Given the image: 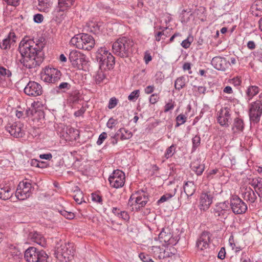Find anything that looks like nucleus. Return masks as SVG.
<instances>
[{"instance_id": "1", "label": "nucleus", "mask_w": 262, "mask_h": 262, "mask_svg": "<svg viewBox=\"0 0 262 262\" xmlns=\"http://www.w3.org/2000/svg\"><path fill=\"white\" fill-rule=\"evenodd\" d=\"M44 47L45 43L39 39L24 38L18 47L21 56L20 63L28 69L39 66L44 58Z\"/></svg>"}, {"instance_id": "2", "label": "nucleus", "mask_w": 262, "mask_h": 262, "mask_svg": "<svg viewBox=\"0 0 262 262\" xmlns=\"http://www.w3.org/2000/svg\"><path fill=\"white\" fill-rule=\"evenodd\" d=\"M134 45V41L130 38L120 37L113 43V52L115 55L121 58L128 57L133 52Z\"/></svg>"}, {"instance_id": "3", "label": "nucleus", "mask_w": 262, "mask_h": 262, "mask_svg": "<svg viewBox=\"0 0 262 262\" xmlns=\"http://www.w3.org/2000/svg\"><path fill=\"white\" fill-rule=\"evenodd\" d=\"M70 43L77 49L89 51L94 47L95 40L89 34L80 33L74 35Z\"/></svg>"}, {"instance_id": "4", "label": "nucleus", "mask_w": 262, "mask_h": 262, "mask_svg": "<svg viewBox=\"0 0 262 262\" xmlns=\"http://www.w3.org/2000/svg\"><path fill=\"white\" fill-rule=\"evenodd\" d=\"M58 245L59 244L56 246L54 253L56 258L61 261H70L73 258L74 253L72 244L62 242L59 246Z\"/></svg>"}, {"instance_id": "5", "label": "nucleus", "mask_w": 262, "mask_h": 262, "mask_svg": "<svg viewBox=\"0 0 262 262\" xmlns=\"http://www.w3.org/2000/svg\"><path fill=\"white\" fill-rule=\"evenodd\" d=\"M48 258L45 251L34 247H29L24 253V258L27 262H47Z\"/></svg>"}, {"instance_id": "6", "label": "nucleus", "mask_w": 262, "mask_h": 262, "mask_svg": "<svg viewBox=\"0 0 262 262\" xmlns=\"http://www.w3.org/2000/svg\"><path fill=\"white\" fill-rule=\"evenodd\" d=\"M69 59L72 67L78 70H84L88 63L86 56L75 50L70 52Z\"/></svg>"}, {"instance_id": "7", "label": "nucleus", "mask_w": 262, "mask_h": 262, "mask_svg": "<svg viewBox=\"0 0 262 262\" xmlns=\"http://www.w3.org/2000/svg\"><path fill=\"white\" fill-rule=\"evenodd\" d=\"M34 187L30 181L25 180L20 182L15 191V196L19 200H25L32 193Z\"/></svg>"}, {"instance_id": "8", "label": "nucleus", "mask_w": 262, "mask_h": 262, "mask_svg": "<svg viewBox=\"0 0 262 262\" xmlns=\"http://www.w3.org/2000/svg\"><path fill=\"white\" fill-rule=\"evenodd\" d=\"M61 73L56 68L46 67L41 74V79L47 83H55L61 77Z\"/></svg>"}, {"instance_id": "9", "label": "nucleus", "mask_w": 262, "mask_h": 262, "mask_svg": "<svg viewBox=\"0 0 262 262\" xmlns=\"http://www.w3.org/2000/svg\"><path fill=\"white\" fill-rule=\"evenodd\" d=\"M262 115V103L257 100L249 105V116L251 121L257 123Z\"/></svg>"}, {"instance_id": "10", "label": "nucleus", "mask_w": 262, "mask_h": 262, "mask_svg": "<svg viewBox=\"0 0 262 262\" xmlns=\"http://www.w3.org/2000/svg\"><path fill=\"white\" fill-rule=\"evenodd\" d=\"M125 180V173L119 169L114 170L108 178L111 186L115 188L123 187L124 185Z\"/></svg>"}, {"instance_id": "11", "label": "nucleus", "mask_w": 262, "mask_h": 262, "mask_svg": "<svg viewBox=\"0 0 262 262\" xmlns=\"http://www.w3.org/2000/svg\"><path fill=\"white\" fill-rule=\"evenodd\" d=\"M231 110L228 107L221 108L216 113L217 123L222 127H228L231 123Z\"/></svg>"}, {"instance_id": "12", "label": "nucleus", "mask_w": 262, "mask_h": 262, "mask_svg": "<svg viewBox=\"0 0 262 262\" xmlns=\"http://www.w3.org/2000/svg\"><path fill=\"white\" fill-rule=\"evenodd\" d=\"M229 205L233 212L235 214H243L247 210V204L237 195L231 197Z\"/></svg>"}, {"instance_id": "13", "label": "nucleus", "mask_w": 262, "mask_h": 262, "mask_svg": "<svg viewBox=\"0 0 262 262\" xmlns=\"http://www.w3.org/2000/svg\"><path fill=\"white\" fill-rule=\"evenodd\" d=\"M229 211V203L228 201H224L218 203L215 205L213 213L214 215L217 217L218 220L222 221L227 218Z\"/></svg>"}, {"instance_id": "14", "label": "nucleus", "mask_w": 262, "mask_h": 262, "mask_svg": "<svg viewBox=\"0 0 262 262\" xmlns=\"http://www.w3.org/2000/svg\"><path fill=\"white\" fill-rule=\"evenodd\" d=\"M214 192L203 191L200 194L199 207L200 210H207L213 202Z\"/></svg>"}, {"instance_id": "15", "label": "nucleus", "mask_w": 262, "mask_h": 262, "mask_svg": "<svg viewBox=\"0 0 262 262\" xmlns=\"http://www.w3.org/2000/svg\"><path fill=\"white\" fill-rule=\"evenodd\" d=\"M24 93L30 96L37 97L42 94V86L34 81H30L24 88Z\"/></svg>"}, {"instance_id": "16", "label": "nucleus", "mask_w": 262, "mask_h": 262, "mask_svg": "<svg viewBox=\"0 0 262 262\" xmlns=\"http://www.w3.org/2000/svg\"><path fill=\"white\" fill-rule=\"evenodd\" d=\"M24 125L20 122H15L12 124H8L6 129L10 135L15 138L22 137L25 134L23 129Z\"/></svg>"}, {"instance_id": "17", "label": "nucleus", "mask_w": 262, "mask_h": 262, "mask_svg": "<svg viewBox=\"0 0 262 262\" xmlns=\"http://www.w3.org/2000/svg\"><path fill=\"white\" fill-rule=\"evenodd\" d=\"M212 66L216 70L225 71L229 68V61L225 57L215 56L211 61Z\"/></svg>"}, {"instance_id": "18", "label": "nucleus", "mask_w": 262, "mask_h": 262, "mask_svg": "<svg viewBox=\"0 0 262 262\" xmlns=\"http://www.w3.org/2000/svg\"><path fill=\"white\" fill-rule=\"evenodd\" d=\"M135 199V202L138 205V209L142 208L145 206L148 201V195L144 192H137L135 194H132L129 198V202Z\"/></svg>"}, {"instance_id": "19", "label": "nucleus", "mask_w": 262, "mask_h": 262, "mask_svg": "<svg viewBox=\"0 0 262 262\" xmlns=\"http://www.w3.org/2000/svg\"><path fill=\"white\" fill-rule=\"evenodd\" d=\"M8 252V257L10 262H18L22 258L21 252L13 245L9 246Z\"/></svg>"}, {"instance_id": "20", "label": "nucleus", "mask_w": 262, "mask_h": 262, "mask_svg": "<svg viewBox=\"0 0 262 262\" xmlns=\"http://www.w3.org/2000/svg\"><path fill=\"white\" fill-rule=\"evenodd\" d=\"M210 239V233L207 231L203 232L197 240L196 247L201 250L206 249L209 246Z\"/></svg>"}, {"instance_id": "21", "label": "nucleus", "mask_w": 262, "mask_h": 262, "mask_svg": "<svg viewBox=\"0 0 262 262\" xmlns=\"http://www.w3.org/2000/svg\"><path fill=\"white\" fill-rule=\"evenodd\" d=\"M16 35L14 32L11 31L7 37L0 41V48L4 50L7 51L10 49L12 44L16 42Z\"/></svg>"}, {"instance_id": "22", "label": "nucleus", "mask_w": 262, "mask_h": 262, "mask_svg": "<svg viewBox=\"0 0 262 262\" xmlns=\"http://www.w3.org/2000/svg\"><path fill=\"white\" fill-rule=\"evenodd\" d=\"M14 193V189L7 184H0V199L7 200L10 199Z\"/></svg>"}, {"instance_id": "23", "label": "nucleus", "mask_w": 262, "mask_h": 262, "mask_svg": "<svg viewBox=\"0 0 262 262\" xmlns=\"http://www.w3.org/2000/svg\"><path fill=\"white\" fill-rule=\"evenodd\" d=\"M249 184L254 189L260 198H262V178L257 177L249 180Z\"/></svg>"}, {"instance_id": "24", "label": "nucleus", "mask_w": 262, "mask_h": 262, "mask_svg": "<svg viewBox=\"0 0 262 262\" xmlns=\"http://www.w3.org/2000/svg\"><path fill=\"white\" fill-rule=\"evenodd\" d=\"M27 116L31 118L34 122H38L43 117V113L40 110H37L35 108H29L26 111Z\"/></svg>"}, {"instance_id": "25", "label": "nucleus", "mask_w": 262, "mask_h": 262, "mask_svg": "<svg viewBox=\"0 0 262 262\" xmlns=\"http://www.w3.org/2000/svg\"><path fill=\"white\" fill-rule=\"evenodd\" d=\"M108 57L105 60L99 62V68L101 69L110 70L114 68L115 63V58L112 54H108Z\"/></svg>"}, {"instance_id": "26", "label": "nucleus", "mask_w": 262, "mask_h": 262, "mask_svg": "<svg viewBox=\"0 0 262 262\" xmlns=\"http://www.w3.org/2000/svg\"><path fill=\"white\" fill-rule=\"evenodd\" d=\"M242 196L244 200L250 203H254L257 199L255 191L250 187L245 188L242 193Z\"/></svg>"}, {"instance_id": "27", "label": "nucleus", "mask_w": 262, "mask_h": 262, "mask_svg": "<svg viewBox=\"0 0 262 262\" xmlns=\"http://www.w3.org/2000/svg\"><path fill=\"white\" fill-rule=\"evenodd\" d=\"M183 187L187 198L193 195L196 190V186L193 181L185 182Z\"/></svg>"}, {"instance_id": "28", "label": "nucleus", "mask_w": 262, "mask_h": 262, "mask_svg": "<svg viewBox=\"0 0 262 262\" xmlns=\"http://www.w3.org/2000/svg\"><path fill=\"white\" fill-rule=\"evenodd\" d=\"M171 235L170 229L168 227L164 228L159 233L158 239L163 245H167Z\"/></svg>"}, {"instance_id": "29", "label": "nucleus", "mask_w": 262, "mask_h": 262, "mask_svg": "<svg viewBox=\"0 0 262 262\" xmlns=\"http://www.w3.org/2000/svg\"><path fill=\"white\" fill-rule=\"evenodd\" d=\"M78 131L73 128H66V133L62 136L66 141H72L76 140L78 136Z\"/></svg>"}, {"instance_id": "30", "label": "nucleus", "mask_w": 262, "mask_h": 262, "mask_svg": "<svg viewBox=\"0 0 262 262\" xmlns=\"http://www.w3.org/2000/svg\"><path fill=\"white\" fill-rule=\"evenodd\" d=\"M52 4L51 0H38V9L40 11L48 13L50 11Z\"/></svg>"}, {"instance_id": "31", "label": "nucleus", "mask_w": 262, "mask_h": 262, "mask_svg": "<svg viewBox=\"0 0 262 262\" xmlns=\"http://www.w3.org/2000/svg\"><path fill=\"white\" fill-rule=\"evenodd\" d=\"M108 54H111L105 48H100L98 49L96 53V60L99 63L102 62V60H105L108 57Z\"/></svg>"}, {"instance_id": "32", "label": "nucleus", "mask_w": 262, "mask_h": 262, "mask_svg": "<svg viewBox=\"0 0 262 262\" xmlns=\"http://www.w3.org/2000/svg\"><path fill=\"white\" fill-rule=\"evenodd\" d=\"M259 92V88L256 85H250L248 86L246 91V99L248 101L251 100L253 97L256 96Z\"/></svg>"}, {"instance_id": "33", "label": "nucleus", "mask_w": 262, "mask_h": 262, "mask_svg": "<svg viewBox=\"0 0 262 262\" xmlns=\"http://www.w3.org/2000/svg\"><path fill=\"white\" fill-rule=\"evenodd\" d=\"M245 127L243 120L240 117H236L234 119L232 130L234 132H243Z\"/></svg>"}, {"instance_id": "34", "label": "nucleus", "mask_w": 262, "mask_h": 262, "mask_svg": "<svg viewBox=\"0 0 262 262\" xmlns=\"http://www.w3.org/2000/svg\"><path fill=\"white\" fill-rule=\"evenodd\" d=\"M190 168L198 175H201L204 170V164H200L199 161H193L190 164Z\"/></svg>"}, {"instance_id": "35", "label": "nucleus", "mask_w": 262, "mask_h": 262, "mask_svg": "<svg viewBox=\"0 0 262 262\" xmlns=\"http://www.w3.org/2000/svg\"><path fill=\"white\" fill-rule=\"evenodd\" d=\"M30 236L34 242L36 243L42 247H43L45 245V239L40 234L35 232L31 233Z\"/></svg>"}, {"instance_id": "36", "label": "nucleus", "mask_w": 262, "mask_h": 262, "mask_svg": "<svg viewBox=\"0 0 262 262\" xmlns=\"http://www.w3.org/2000/svg\"><path fill=\"white\" fill-rule=\"evenodd\" d=\"M74 192L76 193L73 196L74 200L77 204H81V203L84 201L82 192L77 186H75Z\"/></svg>"}, {"instance_id": "37", "label": "nucleus", "mask_w": 262, "mask_h": 262, "mask_svg": "<svg viewBox=\"0 0 262 262\" xmlns=\"http://www.w3.org/2000/svg\"><path fill=\"white\" fill-rule=\"evenodd\" d=\"M151 251L155 256H157L160 259H164V256H165L164 254H162L163 253V250H164L163 248H161L160 246H152Z\"/></svg>"}, {"instance_id": "38", "label": "nucleus", "mask_w": 262, "mask_h": 262, "mask_svg": "<svg viewBox=\"0 0 262 262\" xmlns=\"http://www.w3.org/2000/svg\"><path fill=\"white\" fill-rule=\"evenodd\" d=\"M117 133H119V135L121 134L120 139L121 140L129 139L132 137V133L124 128H120Z\"/></svg>"}, {"instance_id": "39", "label": "nucleus", "mask_w": 262, "mask_h": 262, "mask_svg": "<svg viewBox=\"0 0 262 262\" xmlns=\"http://www.w3.org/2000/svg\"><path fill=\"white\" fill-rule=\"evenodd\" d=\"M106 70L100 69L97 72L95 76L96 81L97 83H100L102 82L103 80L106 77V74L105 71Z\"/></svg>"}, {"instance_id": "40", "label": "nucleus", "mask_w": 262, "mask_h": 262, "mask_svg": "<svg viewBox=\"0 0 262 262\" xmlns=\"http://www.w3.org/2000/svg\"><path fill=\"white\" fill-rule=\"evenodd\" d=\"M185 78L183 76L178 78L174 82V87L177 90H180L185 86Z\"/></svg>"}, {"instance_id": "41", "label": "nucleus", "mask_w": 262, "mask_h": 262, "mask_svg": "<svg viewBox=\"0 0 262 262\" xmlns=\"http://www.w3.org/2000/svg\"><path fill=\"white\" fill-rule=\"evenodd\" d=\"M79 100V93L75 91L69 94L68 100L70 103H75L78 102Z\"/></svg>"}, {"instance_id": "42", "label": "nucleus", "mask_w": 262, "mask_h": 262, "mask_svg": "<svg viewBox=\"0 0 262 262\" xmlns=\"http://www.w3.org/2000/svg\"><path fill=\"white\" fill-rule=\"evenodd\" d=\"M175 146V145L172 144L170 146L166 149L164 156L166 159H168L169 158H171L174 155L176 151Z\"/></svg>"}, {"instance_id": "43", "label": "nucleus", "mask_w": 262, "mask_h": 262, "mask_svg": "<svg viewBox=\"0 0 262 262\" xmlns=\"http://www.w3.org/2000/svg\"><path fill=\"white\" fill-rule=\"evenodd\" d=\"M12 75L11 72L6 68L0 66V76L4 78H10Z\"/></svg>"}, {"instance_id": "44", "label": "nucleus", "mask_w": 262, "mask_h": 262, "mask_svg": "<svg viewBox=\"0 0 262 262\" xmlns=\"http://www.w3.org/2000/svg\"><path fill=\"white\" fill-rule=\"evenodd\" d=\"M176 127H179L181 125L184 124L187 120V117L183 114H181L176 117Z\"/></svg>"}, {"instance_id": "45", "label": "nucleus", "mask_w": 262, "mask_h": 262, "mask_svg": "<svg viewBox=\"0 0 262 262\" xmlns=\"http://www.w3.org/2000/svg\"><path fill=\"white\" fill-rule=\"evenodd\" d=\"M192 151H194L200 146L201 143V138L200 136L196 135L192 139Z\"/></svg>"}, {"instance_id": "46", "label": "nucleus", "mask_w": 262, "mask_h": 262, "mask_svg": "<svg viewBox=\"0 0 262 262\" xmlns=\"http://www.w3.org/2000/svg\"><path fill=\"white\" fill-rule=\"evenodd\" d=\"M71 87V85L69 83L63 82L59 84V85L57 87V89L61 90L62 92H66V91L70 90Z\"/></svg>"}, {"instance_id": "47", "label": "nucleus", "mask_w": 262, "mask_h": 262, "mask_svg": "<svg viewBox=\"0 0 262 262\" xmlns=\"http://www.w3.org/2000/svg\"><path fill=\"white\" fill-rule=\"evenodd\" d=\"M75 0H58L60 7H70L74 4Z\"/></svg>"}, {"instance_id": "48", "label": "nucleus", "mask_w": 262, "mask_h": 262, "mask_svg": "<svg viewBox=\"0 0 262 262\" xmlns=\"http://www.w3.org/2000/svg\"><path fill=\"white\" fill-rule=\"evenodd\" d=\"M140 96L139 90L133 91L128 96V99L130 101H135Z\"/></svg>"}, {"instance_id": "49", "label": "nucleus", "mask_w": 262, "mask_h": 262, "mask_svg": "<svg viewBox=\"0 0 262 262\" xmlns=\"http://www.w3.org/2000/svg\"><path fill=\"white\" fill-rule=\"evenodd\" d=\"M89 28L91 32L94 33V34H97L100 31V25H99L98 24H96L95 23H91L89 24Z\"/></svg>"}, {"instance_id": "50", "label": "nucleus", "mask_w": 262, "mask_h": 262, "mask_svg": "<svg viewBox=\"0 0 262 262\" xmlns=\"http://www.w3.org/2000/svg\"><path fill=\"white\" fill-rule=\"evenodd\" d=\"M174 105V102L172 99L169 100L168 102L164 106V112L166 113L173 110Z\"/></svg>"}, {"instance_id": "51", "label": "nucleus", "mask_w": 262, "mask_h": 262, "mask_svg": "<svg viewBox=\"0 0 262 262\" xmlns=\"http://www.w3.org/2000/svg\"><path fill=\"white\" fill-rule=\"evenodd\" d=\"M193 41L192 37H188L186 39H184L182 41L181 43V46L185 49L188 48L192 41Z\"/></svg>"}, {"instance_id": "52", "label": "nucleus", "mask_w": 262, "mask_h": 262, "mask_svg": "<svg viewBox=\"0 0 262 262\" xmlns=\"http://www.w3.org/2000/svg\"><path fill=\"white\" fill-rule=\"evenodd\" d=\"M255 58L262 62V49L259 48L251 53Z\"/></svg>"}, {"instance_id": "53", "label": "nucleus", "mask_w": 262, "mask_h": 262, "mask_svg": "<svg viewBox=\"0 0 262 262\" xmlns=\"http://www.w3.org/2000/svg\"><path fill=\"white\" fill-rule=\"evenodd\" d=\"M160 100L159 94L154 93L150 95L149 98V102L151 104H155Z\"/></svg>"}, {"instance_id": "54", "label": "nucleus", "mask_w": 262, "mask_h": 262, "mask_svg": "<svg viewBox=\"0 0 262 262\" xmlns=\"http://www.w3.org/2000/svg\"><path fill=\"white\" fill-rule=\"evenodd\" d=\"M173 195L174 194H171L170 193H166L163 195L161 197V198L158 201V204H160V203H162L168 201V200L171 199Z\"/></svg>"}, {"instance_id": "55", "label": "nucleus", "mask_w": 262, "mask_h": 262, "mask_svg": "<svg viewBox=\"0 0 262 262\" xmlns=\"http://www.w3.org/2000/svg\"><path fill=\"white\" fill-rule=\"evenodd\" d=\"M118 103V100L115 97H112L108 102V108L113 109L116 106Z\"/></svg>"}, {"instance_id": "56", "label": "nucleus", "mask_w": 262, "mask_h": 262, "mask_svg": "<svg viewBox=\"0 0 262 262\" xmlns=\"http://www.w3.org/2000/svg\"><path fill=\"white\" fill-rule=\"evenodd\" d=\"M139 257L143 262H154L149 255H146L144 253H140Z\"/></svg>"}, {"instance_id": "57", "label": "nucleus", "mask_w": 262, "mask_h": 262, "mask_svg": "<svg viewBox=\"0 0 262 262\" xmlns=\"http://www.w3.org/2000/svg\"><path fill=\"white\" fill-rule=\"evenodd\" d=\"M92 200L100 204H102V199L101 196L96 193H92Z\"/></svg>"}, {"instance_id": "58", "label": "nucleus", "mask_w": 262, "mask_h": 262, "mask_svg": "<svg viewBox=\"0 0 262 262\" xmlns=\"http://www.w3.org/2000/svg\"><path fill=\"white\" fill-rule=\"evenodd\" d=\"M60 214L68 219H72L74 217V213L64 210L60 211Z\"/></svg>"}, {"instance_id": "59", "label": "nucleus", "mask_w": 262, "mask_h": 262, "mask_svg": "<svg viewBox=\"0 0 262 262\" xmlns=\"http://www.w3.org/2000/svg\"><path fill=\"white\" fill-rule=\"evenodd\" d=\"M107 138V134L105 132L102 133L99 136L98 139L97 141V144L98 145H101L104 140Z\"/></svg>"}, {"instance_id": "60", "label": "nucleus", "mask_w": 262, "mask_h": 262, "mask_svg": "<svg viewBox=\"0 0 262 262\" xmlns=\"http://www.w3.org/2000/svg\"><path fill=\"white\" fill-rule=\"evenodd\" d=\"M119 136V133L117 132L116 133L114 136H112L109 139L110 143L113 145L116 144L118 142V138Z\"/></svg>"}, {"instance_id": "61", "label": "nucleus", "mask_w": 262, "mask_h": 262, "mask_svg": "<svg viewBox=\"0 0 262 262\" xmlns=\"http://www.w3.org/2000/svg\"><path fill=\"white\" fill-rule=\"evenodd\" d=\"M33 20L35 23L37 24L41 23L43 20V16L41 14H36L34 15Z\"/></svg>"}, {"instance_id": "62", "label": "nucleus", "mask_w": 262, "mask_h": 262, "mask_svg": "<svg viewBox=\"0 0 262 262\" xmlns=\"http://www.w3.org/2000/svg\"><path fill=\"white\" fill-rule=\"evenodd\" d=\"M117 121L116 120L114 119L113 118H111L108 120L106 126L109 128L112 129L113 127L117 124Z\"/></svg>"}, {"instance_id": "63", "label": "nucleus", "mask_w": 262, "mask_h": 262, "mask_svg": "<svg viewBox=\"0 0 262 262\" xmlns=\"http://www.w3.org/2000/svg\"><path fill=\"white\" fill-rule=\"evenodd\" d=\"M179 239L178 236L173 237L172 235H171V237H170V239L168 242L167 245H175L177 243Z\"/></svg>"}, {"instance_id": "64", "label": "nucleus", "mask_w": 262, "mask_h": 262, "mask_svg": "<svg viewBox=\"0 0 262 262\" xmlns=\"http://www.w3.org/2000/svg\"><path fill=\"white\" fill-rule=\"evenodd\" d=\"M118 217L121 218L125 221H127L129 219V216L127 212L125 211H121Z\"/></svg>"}]
</instances>
